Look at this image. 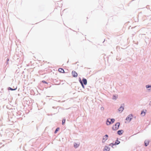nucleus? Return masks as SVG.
<instances>
[{
	"mask_svg": "<svg viewBox=\"0 0 151 151\" xmlns=\"http://www.w3.org/2000/svg\"><path fill=\"white\" fill-rule=\"evenodd\" d=\"M74 147L75 148H78L79 146V144H78L76 142L74 143L73 144Z\"/></svg>",
	"mask_w": 151,
	"mask_h": 151,
	"instance_id": "nucleus-16",
	"label": "nucleus"
},
{
	"mask_svg": "<svg viewBox=\"0 0 151 151\" xmlns=\"http://www.w3.org/2000/svg\"><path fill=\"white\" fill-rule=\"evenodd\" d=\"M82 81L85 85H87V80L85 78H83Z\"/></svg>",
	"mask_w": 151,
	"mask_h": 151,
	"instance_id": "nucleus-9",
	"label": "nucleus"
},
{
	"mask_svg": "<svg viewBox=\"0 0 151 151\" xmlns=\"http://www.w3.org/2000/svg\"><path fill=\"white\" fill-rule=\"evenodd\" d=\"M133 117V114H130L126 118L125 120H129V122H130L132 120Z\"/></svg>",
	"mask_w": 151,
	"mask_h": 151,
	"instance_id": "nucleus-4",
	"label": "nucleus"
},
{
	"mask_svg": "<svg viewBox=\"0 0 151 151\" xmlns=\"http://www.w3.org/2000/svg\"><path fill=\"white\" fill-rule=\"evenodd\" d=\"M146 87L147 90L149 91L151 90V85H146Z\"/></svg>",
	"mask_w": 151,
	"mask_h": 151,
	"instance_id": "nucleus-14",
	"label": "nucleus"
},
{
	"mask_svg": "<svg viewBox=\"0 0 151 151\" xmlns=\"http://www.w3.org/2000/svg\"><path fill=\"white\" fill-rule=\"evenodd\" d=\"M109 119L111 120V121L110 122V123L109 124H111L113 123H114L115 121V119L113 118L110 119L109 118Z\"/></svg>",
	"mask_w": 151,
	"mask_h": 151,
	"instance_id": "nucleus-15",
	"label": "nucleus"
},
{
	"mask_svg": "<svg viewBox=\"0 0 151 151\" xmlns=\"http://www.w3.org/2000/svg\"><path fill=\"white\" fill-rule=\"evenodd\" d=\"M64 101H62V102H64Z\"/></svg>",
	"mask_w": 151,
	"mask_h": 151,
	"instance_id": "nucleus-29",
	"label": "nucleus"
},
{
	"mask_svg": "<svg viewBox=\"0 0 151 151\" xmlns=\"http://www.w3.org/2000/svg\"><path fill=\"white\" fill-rule=\"evenodd\" d=\"M65 122V119H63L62 122V125H63L64 124Z\"/></svg>",
	"mask_w": 151,
	"mask_h": 151,
	"instance_id": "nucleus-21",
	"label": "nucleus"
},
{
	"mask_svg": "<svg viewBox=\"0 0 151 151\" xmlns=\"http://www.w3.org/2000/svg\"><path fill=\"white\" fill-rule=\"evenodd\" d=\"M79 81L80 83L81 84V86L83 88H85V86H84V84L83 83V82L82 81V80L81 78L79 77Z\"/></svg>",
	"mask_w": 151,
	"mask_h": 151,
	"instance_id": "nucleus-8",
	"label": "nucleus"
},
{
	"mask_svg": "<svg viewBox=\"0 0 151 151\" xmlns=\"http://www.w3.org/2000/svg\"><path fill=\"white\" fill-rule=\"evenodd\" d=\"M149 143V141L145 140L144 142V145L146 147L147 146Z\"/></svg>",
	"mask_w": 151,
	"mask_h": 151,
	"instance_id": "nucleus-13",
	"label": "nucleus"
},
{
	"mask_svg": "<svg viewBox=\"0 0 151 151\" xmlns=\"http://www.w3.org/2000/svg\"><path fill=\"white\" fill-rule=\"evenodd\" d=\"M120 125V123L119 122H117L112 127V129L113 130H116L119 129Z\"/></svg>",
	"mask_w": 151,
	"mask_h": 151,
	"instance_id": "nucleus-1",
	"label": "nucleus"
},
{
	"mask_svg": "<svg viewBox=\"0 0 151 151\" xmlns=\"http://www.w3.org/2000/svg\"><path fill=\"white\" fill-rule=\"evenodd\" d=\"M118 138H117V140L115 141L114 143H112L110 144L109 145L111 146L112 147H113V146L114 145H119L120 143V142L118 140Z\"/></svg>",
	"mask_w": 151,
	"mask_h": 151,
	"instance_id": "nucleus-2",
	"label": "nucleus"
},
{
	"mask_svg": "<svg viewBox=\"0 0 151 151\" xmlns=\"http://www.w3.org/2000/svg\"><path fill=\"white\" fill-rule=\"evenodd\" d=\"M17 89V87L15 88H13L10 87H8V90H11V91H15Z\"/></svg>",
	"mask_w": 151,
	"mask_h": 151,
	"instance_id": "nucleus-17",
	"label": "nucleus"
},
{
	"mask_svg": "<svg viewBox=\"0 0 151 151\" xmlns=\"http://www.w3.org/2000/svg\"><path fill=\"white\" fill-rule=\"evenodd\" d=\"M58 70L59 72H60L61 73H65L63 69L62 68H59L58 69Z\"/></svg>",
	"mask_w": 151,
	"mask_h": 151,
	"instance_id": "nucleus-11",
	"label": "nucleus"
},
{
	"mask_svg": "<svg viewBox=\"0 0 151 151\" xmlns=\"http://www.w3.org/2000/svg\"><path fill=\"white\" fill-rule=\"evenodd\" d=\"M149 105L150 106H151V101H150L149 104Z\"/></svg>",
	"mask_w": 151,
	"mask_h": 151,
	"instance_id": "nucleus-26",
	"label": "nucleus"
},
{
	"mask_svg": "<svg viewBox=\"0 0 151 151\" xmlns=\"http://www.w3.org/2000/svg\"><path fill=\"white\" fill-rule=\"evenodd\" d=\"M124 104H122L121 106L119 107V108L118 109V111L119 112H120V113L122 112L123 110H124Z\"/></svg>",
	"mask_w": 151,
	"mask_h": 151,
	"instance_id": "nucleus-3",
	"label": "nucleus"
},
{
	"mask_svg": "<svg viewBox=\"0 0 151 151\" xmlns=\"http://www.w3.org/2000/svg\"><path fill=\"white\" fill-rule=\"evenodd\" d=\"M118 97V95H117L114 94L113 95L112 99L114 100H116Z\"/></svg>",
	"mask_w": 151,
	"mask_h": 151,
	"instance_id": "nucleus-12",
	"label": "nucleus"
},
{
	"mask_svg": "<svg viewBox=\"0 0 151 151\" xmlns=\"http://www.w3.org/2000/svg\"><path fill=\"white\" fill-rule=\"evenodd\" d=\"M68 62H69V61H68H68H67V63H68Z\"/></svg>",
	"mask_w": 151,
	"mask_h": 151,
	"instance_id": "nucleus-28",
	"label": "nucleus"
},
{
	"mask_svg": "<svg viewBox=\"0 0 151 151\" xmlns=\"http://www.w3.org/2000/svg\"><path fill=\"white\" fill-rule=\"evenodd\" d=\"M104 108L103 107H101V110H103L104 109Z\"/></svg>",
	"mask_w": 151,
	"mask_h": 151,
	"instance_id": "nucleus-25",
	"label": "nucleus"
},
{
	"mask_svg": "<svg viewBox=\"0 0 151 151\" xmlns=\"http://www.w3.org/2000/svg\"><path fill=\"white\" fill-rule=\"evenodd\" d=\"M58 102H61V101H60V100H59V101H58Z\"/></svg>",
	"mask_w": 151,
	"mask_h": 151,
	"instance_id": "nucleus-27",
	"label": "nucleus"
},
{
	"mask_svg": "<svg viewBox=\"0 0 151 151\" xmlns=\"http://www.w3.org/2000/svg\"><path fill=\"white\" fill-rule=\"evenodd\" d=\"M59 129H60L59 127H58L57 128L54 132V133L55 134L56 133L58 132L59 130Z\"/></svg>",
	"mask_w": 151,
	"mask_h": 151,
	"instance_id": "nucleus-20",
	"label": "nucleus"
},
{
	"mask_svg": "<svg viewBox=\"0 0 151 151\" xmlns=\"http://www.w3.org/2000/svg\"><path fill=\"white\" fill-rule=\"evenodd\" d=\"M72 76L73 77L76 78L78 76V73L77 72H76V71L73 70L72 72Z\"/></svg>",
	"mask_w": 151,
	"mask_h": 151,
	"instance_id": "nucleus-6",
	"label": "nucleus"
},
{
	"mask_svg": "<svg viewBox=\"0 0 151 151\" xmlns=\"http://www.w3.org/2000/svg\"><path fill=\"white\" fill-rule=\"evenodd\" d=\"M146 110H145V111H144V110H142L141 111V114L142 115V114H144V115L143 116H145L146 114Z\"/></svg>",
	"mask_w": 151,
	"mask_h": 151,
	"instance_id": "nucleus-18",
	"label": "nucleus"
},
{
	"mask_svg": "<svg viewBox=\"0 0 151 151\" xmlns=\"http://www.w3.org/2000/svg\"><path fill=\"white\" fill-rule=\"evenodd\" d=\"M108 137V135L107 134H105L103 137L102 142L104 143L107 139Z\"/></svg>",
	"mask_w": 151,
	"mask_h": 151,
	"instance_id": "nucleus-5",
	"label": "nucleus"
},
{
	"mask_svg": "<svg viewBox=\"0 0 151 151\" xmlns=\"http://www.w3.org/2000/svg\"><path fill=\"white\" fill-rule=\"evenodd\" d=\"M124 132V131L122 129L119 130L117 132V134L119 135H121Z\"/></svg>",
	"mask_w": 151,
	"mask_h": 151,
	"instance_id": "nucleus-7",
	"label": "nucleus"
},
{
	"mask_svg": "<svg viewBox=\"0 0 151 151\" xmlns=\"http://www.w3.org/2000/svg\"><path fill=\"white\" fill-rule=\"evenodd\" d=\"M52 108H53V109H57V108H56L55 107V106H53L52 107ZM57 109H56L55 110V112H57Z\"/></svg>",
	"mask_w": 151,
	"mask_h": 151,
	"instance_id": "nucleus-24",
	"label": "nucleus"
},
{
	"mask_svg": "<svg viewBox=\"0 0 151 151\" xmlns=\"http://www.w3.org/2000/svg\"><path fill=\"white\" fill-rule=\"evenodd\" d=\"M110 150V148L106 146L104 149L103 151H109Z\"/></svg>",
	"mask_w": 151,
	"mask_h": 151,
	"instance_id": "nucleus-10",
	"label": "nucleus"
},
{
	"mask_svg": "<svg viewBox=\"0 0 151 151\" xmlns=\"http://www.w3.org/2000/svg\"><path fill=\"white\" fill-rule=\"evenodd\" d=\"M9 59L8 58H7L6 60V65H7L8 64V62H9Z\"/></svg>",
	"mask_w": 151,
	"mask_h": 151,
	"instance_id": "nucleus-23",
	"label": "nucleus"
},
{
	"mask_svg": "<svg viewBox=\"0 0 151 151\" xmlns=\"http://www.w3.org/2000/svg\"><path fill=\"white\" fill-rule=\"evenodd\" d=\"M109 119H107L106 122V124L107 125H109L110 124H109L110 123V121H109Z\"/></svg>",
	"mask_w": 151,
	"mask_h": 151,
	"instance_id": "nucleus-19",
	"label": "nucleus"
},
{
	"mask_svg": "<svg viewBox=\"0 0 151 151\" xmlns=\"http://www.w3.org/2000/svg\"><path fill=\"white\" fill-rule=\"evenodd\" d=\"M42 83H46V84H48V83L45 80H42Z\"/></svg>",
	"mask_w": 151,
	"mask_h": 151,
	"instance_id": "nucleus-22",
	"label": "nucleus"
}]
</instances>
